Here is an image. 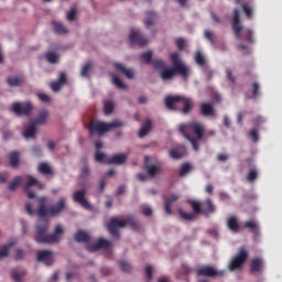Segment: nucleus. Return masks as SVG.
I'll return each mask as SVG.
<instances>
[{
	"instance_id": "nucleus-53",
	"label": "nucleus",
	"mask_w": 282,
	"mask_h": 282,
	"mask_svg": "<svg viewBox=\"0 0 282 282\" xmlns=\"http://www.w3.org/2000/svg\"><path fill=\"white\" fill-rule=\"evenodd\" d=\"M119 265L122 272H131V264H129V262L121 260Z\"/></svg>"
},
{
	"instance_id": "nucleus-36",
	"label": "nucleus",
	"mask_w": 282,
	"mask_h": 282,
	"mask_svg": "<svg viewBox=\"0 0 282 282\" xmlns=\"http://www.w3.org/2000/svg\"><path fill=\"white\" fill-rule=\"evenodd\" d=\"M44 58L47 61V63H51V65L58 63V54H56V52L45 53Z\"/></svg>"
},
{
	"instance_id": "nucleus-42",
	"label": "nucleus",
	"mask_w": 282,
	"mask_h": 282,
	"mask_svg": "<svg viewBox=\"0 0 282 282\" xmlns=\"http://www.w3.org/2000/svg\"><path fill=\"white\" fill-rule=\"evenodd\" d=\"M39 172L42 173V175H52V167L47 163H41L39 165Z\"/></svg>"
},
{
	"instance_id": "nucleus-23",
	"label": "nucleus",
	"mask_w": 282,
	"mask_h": 282,
	"mask_svg": "<svg viewBox=\"0 0 282 282\" xmlns=\"http://www.w3.org/2000/svg\"><path fill=\"white\" fill-rule=\"evenodd\" d=\"M186 155V147L180 145L177 149L170 150V156L172 160H182V156Z\"/></svg>"
},
{
	"instance_id": "nucleus-12",
	"label": "nucleus",
	"mask_w": 282,
	"mask_h": 282,
	"mask_svg": "<svg viewBox=\"0 0 282 282\" xmlns=\"http://www.w3.org/2000/svg\"><path fill=\"white\" fill-rule=\"evenodd\" d=\"M32 102L28 101L24 104L21 102H14L12 105L11 111H13V113H15V116H30V113H32Z\"/></svg>"
},
{
	"instance_id": "nucleus-15",
	"label": "nucleus",
	"mask_w": 282,
	"mask_h": 282,
	"mask_svg": "<svg viewBox=\"0 0 282 282\" xmlns=\"http://www.w3.org/2000/svg\"><path fill=\"white\" fill-rule=\"evenodd\" d=\"M28 183L23 185L24 192L26 193V197L29 199H34L36 197V194L34 192L30 191L31 186H39L41 188H44L45 185L39 184V181L34 178V176H26Z\"/></svg>"
},
{
	"instance_id": "nucleus-30",
	"label": "nucleus",
	"mask_w": 282,
	"mask_h": 282,
	"mask_svg": "<svg viewBox=\"0 0 282 282\" xmlns=\"http://www.w3.org/2000/svg\"><path fill=\"white\" fill-rule=\"evenodd\" d=\"M90 237L89 234H87V231H83V230H78L75 234V241L83 243V242H87L89 241Z\"/></svg>"
},
{
	"instance_id": "nucleus-20",
	"label": "nucleus",
	"mask_w": 282,
	"mask_h": 282,
	"mask_svg": "<svg viewBox=\"0 0 282 282\" xmlns=\"http://www.w3.org/2000/svg\"><path fill=\"white\" fill-rule=\"evenodd\" d=\"M17 246V241L14 239L9 240L6 245L0 248V259H6L10 253V248H14Z\"/></svg>"
},
{
	"instance_id": "nucleus-22",
	"label": "nucleus",
	"mask_w": 282,
	"mask_h": 282,
	"mask_svg": "<svg viewBox=\"0 0 282 282\" xmlns=\"http://www.w3.org/2000/svg\"><path fill=\"white\" fill-rule=\"evenodd\" d=\"M47 118H50V111L41 110L37 118L32 120V123L39 127V124H45L47 122Z\"/></svg>"
},
{
	"instance_id": "nucleus-47",
	"label": "nucleus",
	"mask_w": 282,
	"mask_h": 282,
	"mask_svg": "<svg viewBox=\"0 0 282 282\" xmlns=\"http://www.w3.org/2000/svg\"><path fill=\"white\" fill-rule=\"evenodd\" d=\"M89 175H90L89 165L85 164L82 167L79 177H80V180H89Z\"/></svg>"
},
{
	"instance_id": "nucleus-1",
	"label": "nucleus",
	"mask_w": 282,
	"mask_h": 282,
	"mask_svg": "<svg viewBox=\"0 0 282 282\" xmlns=\"http://www.w3.org/2000/svg\"><path fill=\"white\" fill-rule=\"evenodd\" d=\"M204 124L197 120L189 121L178 127L180 133L191 142L194 151H199V142L204 140Z\"/></svg>"
},
{
	"instance_id": "nucleus-10",
	"label": "nucleus",
	"mask_w": 282,
	"mask_h": 282,
	"mask_svg": "<svg viewBox=\"0 0 282 282\" xmlns=\"http://www.w3.org/2000/svg\"><path fill=\"white\" fill-rule=\"evenodd\" d=\"M149 160H150L149 156L144 158V170L147 171L148 175L142 173L137 175L140 182H147L149 177H156V175H160V173H162V166L151 164L149 163Z\"/></svg>"
},
{
	"instance_id": "nucleus-14",
	"label": "nucleus",
	"mask_w": 282,
	"mask_h": 282,
	"mask_svg": "<svg viewBox=\"0 0 282 282\" xmlns=\"http://www.w3.org/2000/svg\"><path fill=\"white\" fill-rule=\"evenodd\" d=\"M197 276H224L226 271H217L210 265H205L196 269Z\"/></svg>"
},
{
	"instance_id": "nucleus-49",
	"label": "nucleus",
	"mask_w": 282,
	"mask_h": 282,
	"mask_svg": "<svg viewBox=\"0 0 282 282\" xmlns=\"http://www.w3.org/2000/svg\"><path fill=\"white\" fill-rule=\"evenodd\" d=\"M241 8L247 17V19H252L253 10L248 3H242Z\"/></svg>"
},
{
	"instance_id": "nucleus-6",
	"label": "nucleus",
	"mask_w": 282,
	"mask_h": 282,
	"mask_svg": "<svg viewBox=\"0 0 282 282\" xmlns=\"http://www.w3.org/2000/svg\"><path fill=\"white\" fill-rule=\"evenodd\" d=\"M124 226H130L132 230H140V223H138L135 218L118 220V218L113 217L107 224L108 231L111 237H115L116 239H120V228H124Z\"/></svg>"
},
{
	"instance_id": "nucleus-7",
	"label": "nucleus",
	"mask_w": 282,
	"mask_h": 282,
	"mask_svg": "<svg viewBox=\"0 0 282 282\" xmlns=\"http://www.w3.org/2000/svg\"><path fill=\"white\" fill-rule=\"evenodd\" d=\"M123 126L124 123L119 120H115L110 123L91 120L88 126V130L90 135H105V133H107L108 131H111V129H118Z\"/></svg>"
},
{
	"instance_id": "nucleus-55",
	"label": "nucleus",
	"mask_w": 282,
	"mask_h": 282,
	"mask_svg": "<svg viewBox=\"0 0 282 282\" xmlns=\"http://www.w3.org/2000/svg\"><path fill=\"white\" fill-rule=\"evenodd\" d=\"M107 156L105 155V153L97 151L95 154V160L96 162H107Z\"/></svg>"
},
{
	"instance_id": "nucleus-51",
	"label": "nucleus",
	"mask_w": 282,
	"mask_h": 282,
	"mask_svg": "<svg viewBox=\"0 0 282 282\" xmlns=\"http://www.w3.org/2000/svg\"><path fill=\"white\" fill-rule=\"evenodd\" d=\"M257 177H259V172H257V170H250L248 175H247V180L248 182L252 183L254 182V180H257Z\"/></svg>"
},
{
	"instance_id": "nucleus-19",
	"label": "nucleus",
	"mask_w": 282,
	"mask_h": 282,
	"mask_svg": "<svg viewBox=\"0 0 282 282\" xmlns=\"http://www.w3.org/2000/svg\"><path fill=\"white\" fill-rule=\"evenodd\" d=\"M127 162V154H115L106 159V164H124Z\"/></svg>"
},
{
	"instance_id": "nucleus-27",
	"label": "nucleus",
	"mask_w": 282,
	"mask_h": 282,
	"mask_svg": "<svg viewBox=\"0 0 282 282\" xmlns=\"http://www.w3.org/2000/svg\"><path fill=\"white\" fill-rule=\"evenodd\" d=\"M213 213H215V205L213 204V200L210 198H208L204 203L203 215L208 217L209 215H213Z\"/></svg>"
},
{
	"instance_id": "nucleus-16",
	"label": "nucleus",
	"mask_w": 282,
	"mask_h": 282,
	"mask_svg": "<svg viewBox=\"0 0 282 282\" xmlns=\"http://www.w3.org/2000/svg\"><path fill=\"white\" fill-rule=\"evenodd\" d=\"M111 241L105 239V238H99L95 243L88 245L87 250L88 252H96L98 250H107V248H110Z\"/></svg>"
},
{
	"instance_id": "nucleus-56",
	"label": "nucleus",
	"mask_w": 282,
	"mask_h": 282,
	"mask_svg": "<svg viewBox=\"0 0 282 282\" xmlns=\"http://www.w3.org/2000/svg\"><path fill=\"white\" fill-rule=\"evenodd\" d=\"M14 259L15 261H23V259H25V252L21 249H17Z\"/></svg>"
},
{
	"instance_id": "nucleus-24",
	"label": "nucleus",
	"mask_w": 282,
	"mask_h": 282,
	"mask_svg": "<svg viewBox=\"0 0 282 282\" xmlns=\"http://www.w3.org/2000/svg\"><path fill=\"white\" fill-rule=\"evenodd\" d=\"M37 261H43L47 265H50V261H52V251L50 250H40L37 251Z\"/></svg>"
},
{
	"instance_id": "nucleus-37",
	"label": "nucleus",
	"mask_w": 282,
	"mask_h": 282,
	"mask_svg": "<svg viewBox=\"0 0 282 282\" xmlns=\"http://www.w3.org/2000/svg\"><path fill=\"white\" fill-rule=\"evenodd\" d=\"M148 17L144 21V25L145 28H151V25H153V23H155V19H158V14H155L153 11H149Z\"/></svg>"
},
{
	"instance_id": "nucleus-29",
	"label": "nucleus",
	"mask_w": 282,
	"mask_h": 282,
	"mask_svg": "<svg viewBox=\"0 0 282 282\" xmlns=\"http://www.w3.org/2000/svg\"><path fill=\"white\" fill-rule=\"evenodd\" d=\"M151 127H152L151 120L150 119L145 120L139 131V138H144L145 135H148L149 131H151Z\"/></svg>"
},
{
	"instance_id": "nucleus-4",
	"label": "nucleus",
	"mask_w": 282,
	"mask_h": 282,
	"mask_svg": "<svg viewBox=\"0 0 282 282\" xmlns=\"http://www.w3.org/2000/svg\"><path fill=\"white\" fill-rule=\"evenodd\" d=\"M39 207L36 209V215L41 217V219H45L47 215L50 217H56V215H61L66 206L65 197H59L58 202L55 205H52L50 209L45 206L47 203V197L42 196L37 199Z\"/></svg>"
},
{
	"instance_id": "nucleus-38",
	"label": "nucleus",
	"mask_w": 282,
	"mask_h": 282,
	"mask_svg": "<svg viewBox=\"0 0 282 282\" xmlns=\"http://www.w3.org/2000/svg\"><path fill=\"white\" fill-rule=\"evenodd\" d=\"M21 182H23V177L15 176L8 186L9 191L14 192L15 189H18L21 186Z\"/></svg>"
},
{
	"instance_id": "nucleus-43",
	"label": "nucleus",
	"mask_w": 282,
	"mask_h": 282,
	"mask_svg": "<svg viewBox=\"0 0 282 282\" xmlns=\"http://www.w3.org/2000/svg\"><path fill=\"white\" fill-rule=\"evenodd\" d=\"M178 215L184 219V221H193V219H195L194 213H186L183 209H178Z\"/></svg>"
},
{
	"instance_id": "nucleus-33",
	"label": "nucleus",
	"mask_w": 282,
	"mask_h": 282,
	"mask_svg": "<svg viewBox=\"0 0 282 282\" xmlns=\"http://www.w3.org/2000/svg\"><path fill=\"white\" fill-rule=\"evenodd\" d=\"M7 83L9 87H21V84L23 83V78L17 77V76L14 77L10 76L7 78Z\"/></svg>"
},
{
	"instance_id": "nucleus-11",
	"label": "nucleus",
	"mask_w": 282,
	"mask_h": 282,
	"mask_svg": "<svg viewBox=\"0 0 282 282\" xmlns=\"http://www.w3.org/2000/svg\"><path fill=\"white\" fill-rule=\"evenodd\" d=\"M73 200L76 204H79L80 207L85 208V210H91V204L87 200V189H77L73 193Z\"/></svg>"
},
{
	"instance_id": "nucleus-2",
	"label": "nucleus",
	"mask_w": 282,
	"mask_h": 282,
	"mask_svg": "<svg viewBox=\"0 0 282 282\" xmlns=\"http://www.w3.org/2000/svg\"><path fill=\"white\" fill-rule=\"evenodd\" d=\"M50 230V223L47 219L41 218L36 225L35 241L37 243H58L63 236V226L57 225L52 235L47 234Z\"/></svg>"
},
{
	"instance_id": "nucleus-62",
	"label": "nucleus",
	"mask_w": 282,
	"mask_h": 282,
	"mask_svg": "<svg viewBox=\"0 0 282 282\" xmlns=\"http://www.w3.org/2000/svg\"><path fill=\"white\" fill-rule=\"evenodd\" d=\"M253 90H252V98H257L259 96V84L254 82L252 84Z\"/></svg>"
},
{
	"instance_id": "nucleus-31",
	"label": "nucleus",
	"mask_w": 282,
	"mask_h": 282,
	"mask_svg": "<svg viewBox=\"0 0 282 282\" xmlns=\"http://www.w3.org/2000/svg\"><path fill=\"white\" fill-rule=\"evenodd\" d=\"M115 67H116V69H118L119 72L124 74V76H127V78H129V79L133 78V70L128 69L127 67H124V65L116 63Z\"/></svg>"
},
{
	"instance_id": "nucleus-63",
	"label": "nucleus",
	"mask_w": 282,
	"mask_h": 282,
	"mask_svg": "<svg viewBox=\"0 0 282 282\" xmlns=\"http://www.w3.org/2000/svg\"><path fill=\"white\" fill-rule=\"evenodd\" d=\"M263 122H265V119H263V117H261V116L253 119V124L256 127H261V124H263Z\"/></svg>"
},
{
	"instance_id": "nucleus-60",
	"label": "nucleus",
	"mask_w": 282,
	"mask_h": 282,
	"mask_svg": "<svg viewBox=\"0 0 282 282\" xmlns=\"http://www.w3.org/2000/svg\"><path fill=\"white\" fill-rule=\"evenodd\" d=\"M142 215H144V217H151V215H153V209H151V207L144 206L142 207Z\"/></svg>"
},
{
	"instance_id": "nucleus-26",
	"label": "nucleus",
	"mask_w": 282,
	"mask_h": 282,
	"mask_svg": "<svg viewBox=\"0 0 282 282\" xmlns=\"http://www.w3.org/2000/svg\"><path fill=\"white\" fill-rule=\"evenodd\" d=\"M23 138H25V140H30V138H36V126H35V123H33L31 121L29 127H26L25 130L23 131Z\"/></svg>"
},
{
	"instance_id": "nucleus-9",
	"label": "nucleus",
	"mask_w": 282,
	"mask_h": 282,
	"mask_svg": "<svg viewBox=\"0 0 282 282\" xmlns=\"http://www.w3.org/2000/svg\"><path fill=\"white\" fill-rule=\"evenodd\" d=\"M248 257H249V253L246 247H240L238 250V253L229 262L228 268L230 272H235V270H241L243 263L248 261Z\"/></svg>"
},
{
	"instance_id": "nucleus-18",
	"label": "nucleus",
	"mask_w": 282,
	"mask_h": 282,
	"mask_svg": "<svg viewBox=\"0 0 282 282\" xmlns=\"http://www.w3.org/2000/svg\"><path fill=\"white\" fill-rule=\"evenodd\" d=\"M163 199H164V204H165L166 215H173V210H171V206H173V204H175V202H177V199H180V195L172 194L170 196H164Z\"/></svg>"
},
{
	"instance_id": "nucleus-52",
	"label": "nucleus",
	"mask_w": 282,
	"mask_h": 282,
	"mask_svg": "<svg viewBox=\"0 0 282 282\" xmlns=\"http://www.w3.org/2000/svg\"><path fill=\"white\" fill-rule=\"evenodd\" d=\"M204 36H205V39H206L207 41H209V43H210L212 45H215V43H216V42H215V33H213V32L206 30L205 33H204Z\"/></svg>"
},
{
	"instance_id": "nucleus-28",
	"label": "nucleus",
	"mask_w": 282,
	"mask_h": 282,
	"mask_svg": "<svg viewBox=\"0 0 282 282\" xmlns=\"http://www.w3.org/2000/svg\"><path fill=\"white\" fill-rule=\"evenodd\" d=\"M200 111L204 116H215V108L210 104L203 102L200 105Z\"/></svg>"
},
{
	"instance_id": "nucleus-41",
	"label": "nucleus",
	"mask_w": 282,
	"mask_h": 282,
	"mask_svg": "<svg viewBox=\"0 0 282 282\" xmlns=\"http://www.w3.org/2000/svg\"><path fill=\"white\" fill-rule=\"evenodd\" d=\"M53 29L56 34H67V29L61 22H54Z\"/></svg>"
},
{
	"instance_id": "nucleus-32",
	"label": "nucleus",
	"mask_w": 282,
	"mask_h": 282,
	"mask_svg": "<svg viewBox=\"0 0 282 282\" xmlns=\"http://www.w3.org/2000/svg\"><path fill=\"white\" fill-rule=\"evenodd\" d=\"M193 171V165L191 163H183L178 172V177H186L188 173Z\"/></svg>"
},
{
	"instance_id": "nucleus-46",
	"label": "nucleus",
	"mask_w": 282,
	"mask_h": 282,
	"mask_svg": "<svg viewBox=\"0 0 282 282\" xmlns=\"http://www.w3.org/2000/svg\"><path fill=\"white\" fill-rule=\"evenodd\" d=\"M89 72H91V63H87L82 67L80 76L83 78H89Z\"/></svg>"
},
{
	"instance_id": "nucleus-5",
	"label": "nucleus",
	"mask_w": 282,
	"mask_h": 282,
	"mask_svg": "<svg viewBox=\"0 0 282 282\" xmlns=\"http://www.w3.org/2000/svg\"><path fill=\"white\" fill-rule=\"evenodd\" d=\"M231 25H232L234 34L238 41H241V39H243V41H246V43H249V45H252L254 43V32L251 29L243 30V28L241 26V18H239V9H234Z\"/></svg>"
},
{
	"instance_id": "nucleus-8",
	"label": "nucleus",
	"mask_w": 282,
	"mask_h": 282,
	"mask_svg": "<svg viewBox=\"0 0 282 282\" xmlns=\"http://www.w3.org/2000/svg\"><path fill=\"white\" fill-rule=\"evenodd\" d=\"M182 102L183 109L182 113L186 115L193 109V100L184 96H169L165 98V106L167 109H175L176 105Z\"/></svg>"
},
{
	"instance_id": "nucleus-61",
	"label": "nucleus",
	"mask_w": 282,
	"mask_h": 282,
	"mask_svg": "<svg viewBox=\"0 0 282 282\" xmlns=\"http://www.w3.org/2000/svg\"><path fill=\"white\" fill-rule=\"evenodd\" d=\"M58 83H61V85H67V75L65 73H59V77H58Z\"/></svg>"
},
{
	"instance_id": "nucleus-13",
	"label": "nucleus",
	"mask_w": 282,
	"mask_h": 282,
	"mask_svg": "<svg viewBox=\"0 0 282 282\" xmlns=\"http://www.w3.org/2000/svg\"><path fill=\"white\" fill-rule=\"evenodd\" d=\"M130 45H140V47H144V45L149 44V40L140 33L139 30L132 29L129 35Z\"/></svg>"
},
{
	"instance_id": "nucleus-34",
	"label": "nucleus",
	"mask_w": 282,
	"mask_h": 282,
	"mask_svg": "<svg viewBox=\"0 0 282 282\" xmlns=\"http://www.w3.org/2000/svg\"><path fill=\"white\" fill-rule=\"evenodd\" d=\"M9 162L12 169H17L19 166V152L13 151L9 154Z\"/></svg>"
},
{
	"instance_id": "nucleus-17",
	"label": "nucleus",
	"mask_w": 282,
	"mask_h": 282,
	"mask_svg": "<svg viewBox=\"0 0 282 282\" xmlns=\"http://www.w3.org/2000/svg\"><path fill=\"white\" fill-rule=\"evenodd\" d=\"M227 228L230 232L235 235L241 232V225L239 224V218L237 216H229L227 218Z\"/></svg>"
},
{
	"instance_id": "nucleus-58",
	"label": "nucleus",
	"mask_w": 282,
	"mask_h": 282,
	"mask_svg": "<svg viewBox=\"0 0 282 282\" xmlns=\"http://www.w3.org/2000/svg\"><path fill=\"white\" fill-rule=\"evenodd\" d=\"M62 87H63V85L58 80L51 83V89L53 91H58L59 89H62Z\"/></svg>"
},
{
	"instance_id": "nucleus-57",
	"label": "nucleus",
	"mask_w": 282,
	"mask_h": 282,
	"mask_svg": "<svg viewBox=\"0 0 282 282\" xmlns=\"http://www.w3.org/2000/svg\"><path fill=\"white\" fill-rule=\"evenodd\" d=\"M67 21H74L76 19V9H70L66 14Z\"/></svg>"
},
{
	"instance_id": "nucleus-64",
	"label": "nucleus",
	"mask_w": 282,
	"mask_h": 282,
	"mask_svg": "<svg viewBox=\"0 0 282 282\" xmlns=\"http://www.w3.org/2000/svg\"><path fill=\"white\" fill-rule=\"evenodd\" d=\"M217 160H218V162H227L228 154L219 153V154H217Z\"/></svg>"
},
{
	"instance_id": "nucleus-39",
	"label": "nucleus",
	"mask_w": 282,
	"mask_h": 282,
	"mask_svg": "<svg viewBox=\"0 0 282 282\" xmlns=\"http://www.w3.org/2000/svg\"><path fill=\"white\" fill-rule=\"evenodd\" d=\"M115 105L113 101L111 100H107L104 102V113L106 116H111V113H113V109H115Z\"/></svg>"
},
{
	"instance_id": "nucleus-44",
	"label": "nucleus",
	"mask_w": 282,
	"mask_h": 282,
	"mask_svg": "<svg viewBox=\"0 0 282 282\" xmlns=\"http://www.w3.org/2000/svg\"><path fill=\"white\" fill-rule=\"evenodd\" d=\"M195 63L196 65H199V67H204V65H206V57H204L200 51H197L195 54Z\"/></svg>"
},
{
	"instance_id": "nucleus-50",
	"label": "nucleus",
	"mask_w": 282,
	"mask_h": 282,
	"mask_svg": "<svg viewBox=\"0 0 282 282\" xmlns=\"http://www.w3.org/2000/svg\"><path fill=\"white\" fill-rule=\"evenodd\" d=\"M153 58V53L151 51L144 52L141 54V59L147 63V65L151 64Z\"/></svg>"
},
{
	"instance_id": "nucleus-54",
	"label": "nucleus",
	"mask_w": 282,
	"mask_h": 282,
	"mask_svg": "<svg viewBox=\"0 0 282 282\" xmlns=\"http://www.w3.org/2000/svg\"><path fill=\"white\" fill-rule=\"evenodd\" d=\"M175 45H176L177 50H180V52H182L186 45V41H184L183 37H178L175 40Z\"/></svg>"
},
{
	"instance_id": "nucleus-35",
	"label": "nucleus",
	"mask_w": 282,
	"mask_h": 282,
	"mask_svg": "<svg viewBox=\"0 0 282 282\" xmlns=\"http://www.w3.org/2000/svg\"><path fill=\"white\" fill-rule=\"evenodd\" d=\"M24 274H25V270L13 269L11 271V276L15 282H23V280L21 279H23Z\"/></svg>"
},
{
	"instance_id": "nucleus-21",
	"label": "nucleus",
	"mask_w": 282,
	"mask_h": 282,
	"mask_svg": "<svg viewBox=\"0 0 282 282\" xmlns=\"http://www.w3.org/2000/svg\"><path fill=\"white\" fill-rule=\"evenodd\" d=\"M243 228H247V230H250L254 235V237H259V224L257 220H248L243 224Z\"/></svg>"
},
{
	"instance_id": "nucleus-25",
	"label": "nucleus",
	"mask_w": 282,
	"mask_h": 282,
	"mask_svg": "<svg viewBox=\"0 0 282 282\" xmlns=\"http://www.w3.org/2000/svg\"><path fill=\"white\" fill-rule=\"evenodd\" d=\"M250 270L253 274L261 272V270H263V260L261 258L251 260Z\"/></svg>"
},
{
	"instance_id": "nucleus-48",
	"label": "nucleus",
	"mask_w": 282,
	"mask_h": 282,
	"mask_svg": "<svg viewBox=\"0 0 282 282\" xmlns=\"http://www.w3.org/2000/svg\"><path fill=\"white\" fill-rule=\"evenodd\" d=\"M112 83L118 89H127V85H124V83L118 78V75H112Z\"/></svg>"
},
{
	"instance_id": "nucleus-3",
	"label": "nucleus",
	"mask_w": 282,
	"mask_h": 282,
	"mask_svg": "<svg viewBox=\"0 0 282 282\" xmlns=\"http://www.w3.org/2000/svg\"><path fill=\"white\" fill-rule=\"evenodd\" d=\"M171 63L173 64V67L165 66L161 72V80H173L175 78V74H181L183 78H188V67L182 59L180 58V54L172 53L170 54Z\"/></svg>"
},
{
	"instance_id": "nucleus-45",
	"label": "nucleus",
	"mask_w": 282,
	"mask_h": 282,
	"mask_svg": "<svg viewBox=\"0 0 282 282\" xmlns=\"http://www.w3.org/2000/svg\"><path fill=\"white\" fill-rule=\"evenodd\" d=\"M188 204L192 206V208L194 210V215H199L200 213H203L202 205L199 204V202L189 200Z\"/></svg>"
},
{
	"instance_id": "nucleus-40",
	"label": "nucleus",
	"mask_w": 282,
	"mask_h": 282,
	"mask_svg": "<svg viewBox=\"0 0 282 282\" xmlns=\"http://www.w3.org/2000/svg\"><path fill=\"white\" fill-rule=\"evenodd\" d=\"M152 67L153 69L162 72L166 67V62H164V59H153Z\"/></svg>"
},
{
	"instance_id": "nucleus-59",
	"label": "nucleus",
	"mask_w": 282,
	"mask_h": 282,
	"mask_svg": "<svg viewBox=\"0 0 282 282\" xmlns=\"http://www.w3.org/2000/svg\"><path fill=\"white\" fill-rule=\"evenodd\" d=\"M249 137L252 139L253 142H259V132L256 129H252L249 132Z\"/></svg>"
}]
</instances>
